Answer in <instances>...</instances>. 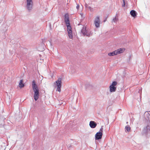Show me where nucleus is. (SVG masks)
I'll return each mask as SVG.
<instances>
[{
  "label": "nucleus",
  "instance_id": "nucleus-1",
  "mask_svg": "<svg viewBox=\"0 0 150 150\" xmlns=\"http://www.w3.org/2000/svg\"><path fill=\"white\" fill-rule=\"evenodd\" d=\"M32 86L34 92V98L35 100L36 101L38 98L39 96V91L37 84H36L35 80L32 82Z\"/></svg>",
  "mask_w": 150,
  "mask_h": 150
},
{
  "label": "nucleus",
  "instance_id": "nucleus-2",
  "mask_svg": "<svg viewBox=\"0 0 150 150\" xmlns=\"http://www.w3.org/2000/svg\"><path fill=\"white\" fill-rule=\"evenodd\" d=\"M33 2L32 0H26V8L27 10L30 11L33 8Z\"/></svg>",
  "mask_w": 150,
  "mask_h": 150
},
{
  "label": "nucleus",
  "instance_id": "nucleus-3",
  "mask_svg": "<svg viewBox=\"0 0 150 150\" xmlns=\"http://www.w3.org/2000/svg\"><path fill=\"white\" fill-rule=\"evenodd\" d=\"M81 32L84 35L89 37L90 35L91 31L89 30L85 27H83L81 30Z\"/></svg>",
  "mask_w": 150,
  "mask_h": 150
},
{
  "label": "nucleus",
  "instance_id": "nucleus-4",
  "mask_svg": "<svg viewBox=\"0 0 150 150\" xmlns=\"http://www.w3.org/2000/svg\"><path fill=\"white\" fill-rule=\"evenodd\" d=\"M62 79L61 78H59L55 83V84H56L57 86V91L60 92L61 91V86Z\"/></svg>",
  "mask_w": 150,
  "mask_h": 150
},
{
  "label": "nucleus",
  "instance_id": "nucleus-5",
  "mask_svg": "<svg viewBox=\"0 0 150 150\" xmlns=\"http://www.w3.org/2000/svg\"><path fill=\"white\" fill-rule=\"evenodd\" d=\"M117 84V83L116 81H113L112 84L110 86V91L111 92H115L116 89V87H115Z\"/></svg>",
  "mask_w": 150,
  "mask_h": 150
},
{
  "label": "nucleus",
  "instance_id": "nucleus-6",
  "mask_svg": "<svg viewBox=\"0 0 150 150\" xmlns=\"http://www.w3.org/2000/svg\"><path fill=\"white\" fill-rule=\"evenodd\" d=\"M67 27V31L69 36L70 38L71 39L73 38L71 28L70 24L66 25Z\"/></svg>",
  "mask_w": 150,
  "mask_h": 150
},
{
  "label": "nucleus",
  "instance_id": "nucleus-7",
  "mask_svg": "<svg viewBox=\"0 0 150 150\" xmlns=\"http://www.w3.org/2000/svg\"><path fill=\"white\" fill-rule=\"evenodd\" d=\"M103 133L101 132H97L95 135V138L96 140H98L102 138Z\"/></svg>",
  "mask_w": 150,
  "mask_h": 150
},
{
  "label": "nucleus",
  "instance_id": "nucleus-8",
  "mask_svg": "<svg viewBox=\"0 0 150 150\" xmlns=\"http://www.w3.org/2000/svg\"><path fill=\"white\" fill-rule=\"evenodd\" d=\"M100 18L98 16L96 17L94 21V24L96 28H98L100 25Z\"/></svg>",
  "mask_w": 150,
  "mask_h": 150
},
{
  "label": "nucleus",
  "instance_id": "nucleus-9",
  "mask_svg": "<svg viewBox=\"0 0 150 150\" xmlns=\"http://www.w3.org/2000/svg\"><path fill=\"white\" fill-rule=\"evenodd\" d=\"M64 21L66 25L70 24L69 15L67 13H66L65 14Z\"/></svg>",
  "mask_w": 150,
  "mask_h": 150
},
{
  "label": "nucleus",
  "instance_id": "nucleus-10",
  "mask_svg": "<svg viewBox=\"0 0 150 150\" xmlns=\"http://www.w3.org/2000/svg\"><path fill=\"white\" fill-rule=\"evenodd\" d=\"M144 117L146 120L150 121V115L148 112H146L144 114Z\"/></svg>",
  "mask_w": 150,
  "mask_h": 150
},
{
  "label": "nucleus",
  "instance_id": "nucleus-11",
  "mask_svg": "<svg viewBox=\"0 0 150 150\" xmlns=\"http://www.w3.org/2000/svg\"><path fill=\"white\" fill-rule=\"evenodd\" d=\"M97 125V123L94 121H91L89 123L90 127L92 128H95Z\"/></svg>",
  "mask_w": 150,
  "mask_h": 150
},
{
  "label": "nucleus",
  "instance_id": "nucleus-12",
  "mask_svg": "<svg viewBox=\"0 0 150 150\" xmlns=\"http://www.w3.org/2000/svg\"><path fill=\"white\" fill-rule=\"evenodd\" d=\"M143 131L145 133L149 131H150V124H148L146 127H144Z\"/></svg>",
  "mask_w": 150,
  "mask_h": 150
},
{
  "label": "nucleus",
  "instance_id": "nucleus-13",
  "mask_svg": "<svg viewBox=\"0 0 150 150\" xmlns=\"http://www.w3.org/2000/svg\"><path fill=\"white\" fill-rule=\"evenodd\" d=\"M130 14L133 17H135L137 13L135 11L132 10L130 12Z\"/></svg>",
  "mask_w": 150,
  "mask_h": 150
},
{
  "label": "nucleus",
  "instance_id": "nucleus-14",
  "mask_svg": "<svg viewBox=\"0 0 150 150\" xmlns=\"http://www.w3.org/2000/svg\"><path fill=\"white\" fill-rule=\"evenodd\" d=\"M23 81L22 79H21V80H20V82L19 83V87H20V88H22L24 86V84L23 83Z\"/></svg>",
  "mask_w": 150,
  "mask_h": 150
},
{
  "label": "nucleus",
  "instance_id": "nucleus-15",
  "mask_svg": "<svg viewBox=\"0 0 150 150\" xmlns=\"http://www.w3.org/2000/svg\"><path fill=\"white\" fill-rule=\"evenodd\" d=\"M108 55L109 56H113L114 55H116L117 54H116V51H115V50L112 52L109 53L108 54Z\"/></svg>",
  "mask_w": 150,
  "mask_h": 150
},
{
  "label": "nucleus",
  "instance_id": "nucleus-16",
  "mask_svg": "<svg viewBox=\"0 0 150 150\" xmlns=\"http://www.w3.org/2000/svg\"><path fill=\"white\" fill-rule=\"evenodd\" d=\"M117 54H120L122 53L123 52V50L122 48H120L116 50Z\"/></svg>",
  "mask_w": 150,
  "mask_h": 150
},
{
  "label": "nucleus",
  "instance_id": "nucleus-17",
  "mask_svg": "<svg viewBox=\"0 0 150 150\" xmlns=\"http://www.w3.org/2000/svg\"><path fill=\"white\" fill-rule=\"evenodd\" d=\"M130 127L129 126H127L125 127V131L126 132V131L127 132H129L130 130Z\"/></svg>",
  "mask_w": 150,
  "mask_h": 150
},
{
  "label": "nucleus",
  "instance_id": "nucleus-18",
  "mask_svg": "<svg viewBox=\"0 0 150 150\" xmlns=\"http://www.w3.org/2000/svg\"><path fill=\"white\" fill-rule=\"evenodd\" d=\"M118 20V19L116 17H115L112 20V21L113 22L115 23H116L117 21Z\"/></svg>",
  "mask_w": 150,
  "mask_h": 150
},
{
  "label": "nucleus",
  "instance_id": "nucleus-19",
  "mask_svg": "<svg viewBox=\"0 0 150 150\" xmlns=\"http://www.w3.org/2000/svg\"><path fill=\"white\" fill-rule=\"evenodd\" d=\"M103 126H102L101 127V128L100 129V130H99V131L98 132H101L102 133L103 132Z\"/></svg>",
  "mask_w": 150,
  "mask_h": 150
},
{
  "label": "nucleus",
  "instance_id": "nucleus-20",
  "mask_svg": "<svg viewBox=\"0 0 150 150\" xmlns=\"http://www.w3.org/2000/svg\"><path fill=\"white\" fill-rule=\"evenodd\" d=\"M123 4L122 5V7H124L125 6V0H123Z\"/></svg>",
  "mask_w": 150,
  "mask_h": 150
},
{
  "label": "nucleus",
  "instance_id": "nucleus-21",
  "mask_svg": "<svg viewBox=\"0 0 150 150\" xmlns=\"http://www.w3.org/2000/svg\"><path fill=\"white\" fill-rule=\"evenodd\" d=\"M76 8L78 9L79 8V5H77L76 7Z\"/></svg>",
  "mask_w": 150,
  "mask_h": 150
},
{
  "label": "nucleus",
  "instance_id": "nucleus-22",
  "mask_svg": "<svg viewBox=\"0 0 150 150\" xmlns=\"http://www.w3.org/2000/svg\"><path fill=\"white\" fill-rule=\"evenodd\" d=\"M107 17L105 19V20L104 21V22H105L106 21V20H107Z\"/></svg>",
  "mask_w": 150,
  "mask_h": 150
},
{
  "label": "nucleus",
  "instance_id": "nucleus-23",
  "mask_svg": "<svg viewBox=\"0 0 150 150\" xmlns=\"http://www.w3.org/2000/svg\"><path fill=\"white\" fill-rule=\"evenodd\" d=\"M88 8L90 9L91 8V7H90V6H89Z\"/></svg>",
  "mask_w": 150,
  "mask_h": 150
}]
</instances>
